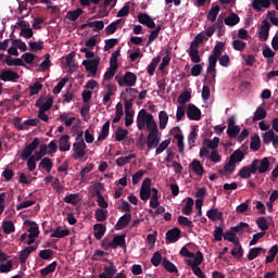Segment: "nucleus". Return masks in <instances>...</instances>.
I'll list each match as a JSON object with an SVG mask.
<instances>
[{
    "label": "nucleus",
    "mask_w": 278,
    "mask_h": 278,
    "mask_svg": "<svg viewBox=\"0 0 278 278\" xmlns=\"http://www.w3.org/2000/svg\"><path fill=\"white\" fill-rule=\"evenodd\" d=\"M88 27H94L93 31H101L103 27H105V24L103 21H94V22H88Z\"/></svg>",
    "instance_id": "nucleus-63"
},
{
    "label": "nucleus",
    "mask_w": 278,
    "mask_h": 278,
    "mask_svg": "<svg viewBox=\"0 0 278 278\" xmlns=\"http://www.w3.org/2000/svg\"><path fill=\"white\" fill-rule=\"evenodd\" d=\"M4 62L8 66H25V62L22 59H13L12 56H7Z\"/></svg>",
    "instance_id": "nucleus-43"
},
{
    "label": "nucleus",
    "mask_w": 278,
    "mask_h": 278,
    "mask_svg": "<svg viewBox=\"0 0 278 278\" xmlns=\"http://www.w3.org/2000/svg\"><path fill=\"white\" fill-rule=\"evenodd\" d=\"M37 249H38V245H29V247H26L24 250H22L18 256L20 263L25 264L29 255H31V253H34V251H36Z\"/></svg>",
    "instance_id": "nucleus-14"
},
{
    "label": "nucleus",
    "mask_w": 278,
    "mask_h": 278,
    "mask_svg": "<svg viewBox=\"0 0 278 278\" xmlns=\"http://www.w3.org/2000/svg\"><path fill=\"white\" fill-rule=\"evenodd\" d=\"M213 236L216 242H220L223 238H225V232L223 231V228L220 226H216L215 230L213 231Z\"/></svg>",
    "instance_id": "nucleus-59"
},
{
    "label": "nucleus",
    "mask_w": 278,
    "mask_h": 278,
    "mask_svg": "<svg viewBox=\"0 0 278 278\" xmlns=\"http://www.w3.org/2000/svg\"><path fill=\"white\" fill-rule=\"evenodd\" d=\"M270 5H271L270 0H253L252 2V8L256 12H262V8H265L266 10H268Z\"/></svg>",
    "instance_id": "nucleus-22"
},
{
    "label": "nucleus",
    "mask_w": 278,
    "mask_h": 278,
    "mask_svg": "<svg viewBox=\"0 0 278 278\" xmlns=\"http://www.w3.org/2000/svg\"><path fill=\"white\" fill-rule=\"evenodd\" d=\"M169 144H170V139H166L162 141L155 150V155H160V153H164V151L168 149Z\"/></svg>",
    "instance_id": "nucleus-57"
},
{
    "label": "nucleus",
    "mask_w": 278,
    "mask_h": 278,
    "mask_svg": "<svg viewBox=\"0 0 278 278\" xmlns=\"http://www.w3.org/2000/svg\"><path fill=\"white\" fill-rule=\"evenodd\" d=\"M201 264H203V252L198 251L195 253L194 260H187V265L190 266L191 270H193V275L198 278H205V274L201 269Z\"/></svg>",
    "instance_id": "nucleus-3"
},
{
    "label": "nucleus",
    "mask_w": 278,
    "mask_h": 278,
    "mask_svg": "<svg viewBox=\"0 0 278 278\" xmlns=\"http://www.w3.org/2000/svg\"><path fill=\"white\" fill-rule=\"evenodd\" d=\"M18 78H20L18 73L12 70L2 71L0 74L1 81H16V79Z\"/></svg>",
    "instance_id": "nucleus-13"
},
{
    "label": "nucleus",
    "mask_w": 278,
    "mask_h": 278,
    "mask_svg": "<svg viewBox=\"0 0 278 278\" xmlns=\"http://www.w3.org/2000/svg\"><path fill=\"white\" fill-rule=\"evenodd\" d=\"M225 47V43L223 42H217L216 46L213 49V52L211 54L212 58H217L218 60L220 59V55H223V49Z\"/></svg>",
    "instance_id": "nucleus-47"
},
{
    "label": "nucleus",
    "mask_w": 278,
    "mask_h": 278,
    "mask_svg": "<svg viewBox=\"0 0 278 278\" xmlns=\"http://www.w3.org/2000/svg\"><path fill=\"white\" fill-rule=\"evenodd\" d=\"M121 97L124 99V108H125V112H134V110L131 108H134V98H131L130 100H127V96L125 94V92L121 93Z\"/></svg>",
    "instance_id": "nucleus-51"
},
{
    "label": "nucleus",
    "mask_w": 278,
    "mask_h": 278,
    "mask_svg": "<svg viewBox=\"0 0 278 278\" xmlns=\"http://www.w3.org/2000/svg\"><path fill=\"white\" fill-rule=\"evenodd\" d=\"M220 12V7L219 5H212L210 9L206 18L211 21V23H214L216 18H218V14Z\"/></svg>",
    "instance_id": "nucleus-29"
},
{
    "label": "nucleus",
    "mask_w": 278,
    "mask_h": 278,
    "mask_svg": "<svg viewBox=\"0 0 278 278\" xmlns=\"http://www.w3.org/2000/svg\"><path fill=\"white\" fill-rule=\"evenodd\" d=\"M38 147H40V139L35 138L31 143L26 146L22 151V159L29 160L31 157V153H34Z\"/></svg>",
    "instance_id": "nucleus-5"
},
{
    "label": "nucleus",
    "mask_w": 278,
    "mask_h": 278,
    "mask_svg": "<svg viewBox=\"0 0 278 278\" xmlns=\"http://www.w3.org/2000/svg\"><path fill=\"white\" fill-rule=\"evenodd\" d=\"M153 116L151 113H148L147 110L141 109L137 116V127L139 131H142L144 127H147V123H149V117Z\"/></svg>",
    "instance_id": "nucleus-6"
},
{
    "label": "nucleus",
    "mask_w": 278,
    "mask_h": 278,
    "mask_svg": "<svg viewBox=\"0 0 278 278\" xmlns=\"http://www.w3.org/2000/svg\"><path fill=\"white\" fill-rule=\"evenodd\" d=\"M93 236L96 240H101L105 236V226L103 224H96L93 226Z\"/></svg>",
    "instance_id": "nucleus-28"
},
{
    "label": "nucleus",
    "mask_w": 278,
    "mask_h": 278,
    "mask_svg": "<svg viewBox=\"0 0 278 278\" xmlns=\"http://www.w3.org/2000/svg\"><path fill=\"white\" fill-rule=\"evenodd\" d=\"M190 99H192V94L189 91H184L179 94L177 101L180 105H186Z\"/></svg>",
    "instance_id": "nucleus-50"
},
{
    "label": "nucleus",
    "mask_w": 278,
    "mask_h": 278,
    "mask_svg": "<svg viewBox=\"0 0 278 278\" xmlns=\"http://www.w3.org/2000/svg\"><path fill=\"white\" fill-rule=\"evenodd\" d=\"M162 61V56L154 58L151 63L147 67V73L150 77H153L155 75V70L157 68V65Z\"/></svg>",
    "instance_id": "nucleus-24"
},
{
    "label": "nucleus",
    "mask_w": 278,
    "mask_h": 278,
    "mask_svg": "<svg viewBox=\"0 0 278 278\" xmlns=\"http://www.w3.org/2000/svg\"><path fill=\"white\" fill-rule=\"evenodd\" d=\"M165 238L167 242H177L181 238V230L179 228H173L166 232Z\"/></svg>",
    "instance_id": "nucleus-16"
},
{
    "label": "nucleus",
    "mask_w": 278,
    "mask_h": 278,
    "mask_svg": "<svg viewBox=\"0 0 278 278\" xmlns=\"http://www.w3.org/2000/svg\"><path fill=\"white\" fill-rule=\"evenodd\" d=\"M277 139V135L275 130L270 129L263 134V142L264 144H270L273 142V147H275V140Z\"/></svg>",
    "instance_id": "nucleus-26"
},
{
    "label": "nucleus",
    "mask_w": 278,
    "mask_h": 278,
    "mask_svg": "<svg viewBox=\"0 0 278 278\" xmlns=\"http://www.w3.org/2000/svg\"><path fill=\"white\" fill-rule=\"evenodd\" d=\"M162 266L165 268V270H167V273H178L177 266H175V264H173L167 258L163 260Z\"/></svg>",
    "instance_id": "nucleus-48"
},
{
    "label": "nucleus",
    "mask_w": 278,
    "mask_h": 278,
    "mask_svg": "<svg viewBox=\"0 0 278 278\" xmlns=\"http://www.w3.org/2000/svg\"><path fill=\"white\" fill-rule=\"evenodd\" d=\"M37 108H39V112H49V110H51V108H53V99L49 98L48 100H46V102L38 104V102L36 103Z\"/></svg>",
    "instance_id": "nucleus-45"
},
{
    "label": "nucleus",
    "mask_w": 278,
    "mask_h": 278,
    "mask_svg": "<svg viewBox=\"0 0 278 278\" xmlns=\"http://www.w3.org/2000/svg\"><path fill=\"white\" fill-rule=\"evenodd\" d=\"M238 248H233L231 250L232 257H236V260H242V256L244 255V249H242V245H237Z\"/></svg>",
    "instance_id": "nucleus-56"
},
{
    "label": "nucleus",
    "mask_w": 278,
    "mask_h": 278,
    "mask_svg": "<svg viewBox=\"0 0 278 278\" xmlns=\"http://www.w3.org/2000/svg\"><path fill=\"white\" fill-rule=\"evenodd\" d=\"M59 149L62 152L71 151V136L63 135L59 140Z\"/></svg>",
    "instance_id": "nucleus-20"
},
{
    "label": "nucleus",
    "mask_w": 278,
    "mask_h": 278,
    "mask_svg": "<svg viewBox=\"0 0 278 278\" xmlns=\"http://www.w3.org/2000/svg\"><path fill=\"white\" fill-rule=\"evenodd\" d=\"M68 83V78H62L58 85L53 88V94H60L62 92V88L66 86Z\"/></svg>",
    "instance_id": "nucleus-60"
},
{
    "label": "nucleus",
    "mask_w": 278,
    "mask_h": 278,
    "mask_svg": "<svg viewBox=\"0 0 278 278\" xmlns=\"http://www.w3.org/2000/svg\"><path fill=\"white\" fill-rule=\"evenodd\" d=\"M207 218L210 220H220L223 223L224 217H223V212L218 211V208H211L206 212Z\"/></svg>",
    "instance_id": "nucleus-23"
},
{
    "label": "nucleus",
    "mask_w": 278,
    "mask_h": 278,
    "mask_svg": "<svg viewBox=\"0 0 278 278\" xmlns=\"http://www.w3.org/2000/svg\"><path fill=\"white\" fill-rule=\"evenodd\" d=\"M194 206V200L192 198H187V202L185 206L182 207V213L186 216H190L192 214V207Z\"/></svg>",
    "instance_id": "nucleus-44"
},
{
    "label": "nucleus",
    "mask_w": 278,
    "mask_h": 278,
    "mask_svg": "<svg viewBox=\"0 0 278 278\" xmlns=\"http://www.w3.org/2000/svg\"><path fill=\"white\" fill-rule=\"evenodd\" d=\"M131 223V213L124 214L115 225L116 231H121V229H125Z\"/></svg>",
    "instance_id": "nucleus-17"
},
{
    "label": "nucleus",
    "mask_w": 278,
    "mask_h": 278,
    "mask_svg": "<svg viewBox=\"0 0 278 278\" xmlns=\"http://www.w3.org/2000/svg\"><path fill=\"white\" fill-rule=\"evenodd\" d=\"M260 147H262V139L260 135H254L251 138L250 149L251 151H260Z\"/></svg>",
    "instance_id": "nucleus-37"
},
{
    "label": "nucleus",
    "mask_w": 278,
    "mask_h": 278,
    "mask_svg": "<svg viewBox=\"0 0 278 278\" xmlns=\"http://www.w3.org/2000/svg\"><path fill=\"white\" fill-rule=\"evenodd\" d=\"M3 233L10 235L14 233L15 227L12 220L3 222L2 224Z\"/></svg>",
    "instance_id": "nucleus-52"
},
{
    "label": "nucleus",
    "mask_w": 278,
    "mask_h": 278,
    "mask_svg": "<svg viewBox=\"0 0 278 278\" xmlns=\"http://www.w3.org/2000/svg\"><path fill=\"white\" fill-rule=\"evenodd\" d=\"M189 168H191V170H193V173L198 175V177H203V174L205 173V169L203 168V165L199 160H193L189 165Z\"/></svg>",
    "instance_id": "nucleus-21"
},
{
    "label": "nucleus",
    "mask_w": 278,
    "mask_h": 278,
    "mask_svg": "<svg viewBox=\"0 0 278 278\" xmlns=\"http://www.w3.org/2000/svg\"><path fill=\"white\" fill-rule=\"evenodd\" d=\"M159 125L160 129H166V125H168V113H166V111L159 113Z\"/></svg>",
    "instance_id": "nucleus-36"
},
{
    "label": "nucleus",
    "mask_w": 278,
    "mask_h": 278,
    "mask_svg": "<svg viewBox=\"0 0 278 278\" xmlns=\"http://www.w3.org/2000/svg\"><path fill=\"white\" fill-rule=\"evenodd\" d=\"M25 224L30 226L29 229H28V232H29L28 236H33L35 238H38V236H40V230L38 228V224L37 223L30 222V220H26Z\"/></svg>",
    "instance_id": "nucleus-31"
},
{
    "label": "nucleus",
    "mask_w": 278,
    "mask_h": 278,
    "mask_svg": "<svg viewBox=\"0 0 278 278\" xmlns=\"http://www.w3.org/2000/svg\"><path fill=\"white\" fill-rule=\"evenodd\" d=\"M99 59L85 60L83 61V66H85L86 71L92 75H97V71H99Z\"/></svg>",
    "instance_id": "nucleus-9"
},
{
    "label": "nucleus",
    "mask_w": 278,
    "mask_h": 278,
    "mask_svg": "<svg viewBox=\"0 0 278 278\" xmlns=\"http://www.w3.org/2000/svg\"><path fill=\"white\" fill-rule=\"evenodd\" d=\"M45 41H30L29 47L30 51L36 52V51H42L45 49Z\"/></svg>",
    "instance_id": "nucleus-58"
},
{
    "label": "nucleus",
    "mask_w": 278,
    "mask_h": 278,
    "mask_svg": "<svg viewBox=\"0 0 278 278\" xmlns=\"http://www.w3.org/2000/svg\"><path fill=\"white\" fill-rule=\"evenodd\" d=\"M262 253H266V249L264 248H251L248 253V260L249 262H253L255 257H260Z\"/></svg>",
    "instance_id": "nucleus-25"
},
{
    "label": "nucleus",
    "mask_w": 278,
    "mask_h": 278,
    "mask_svg": "<svg viewBox=\"0 0 278 278\" xmlns=\"http://www.w3.org/2000/svg\"><path fill=\"white\" fill-rule=\"evenodd\" d=\"M94 218L98 223H105V220H108V211L98 208L94 213Z\"/></svg>",
    "instance_id": "nucleus-42"
},
{
    "label": "nucleus",
    "mask_w": 278,
    "mask_h": 278,
    "mask_svg": "<svg viewBox=\"0 0 278 278\" xmlns=\"http://www.w3.org/2000/svg\"><path fill=\"white\" fill-rule=\"evenodd\" d=\"M86 149H88V146H86V141H84V132H79L73 143V160H81V157H86Z\"/></svg>",
    "instance_id": "nucleus-2"
},
{
    "label": "nucleus",
    "mask_w": 278,
    "mask_h": 278,
    "mask_svg": "<svg viewBox=\"0 0 278 278\" xmlns=\"http://www.w3.org/2000/svg\"><path fill=\"white\" fill-rule=\"evenodd\" d=\"M39 168L47 170V173H51V168H53V161L49 157H43L39 163Z\"/></svg>",
    "instance_id": "nucleus-38"
},
{
    "label": "nucleus",
    "mask_w": 278,
    "mask_h": 278,
    "mask_svg": "<svg viewBox=\"0 0 278 278\" xmlns=\"http://www.w3.org/2000/svg\"><path fill=\"white\" fill-rule=\"evenodd\" d=\"M187 118H189V121H199L201 118V109L197 108V105L192 103L188 104Z\"/></svg>",
    "instance_id": "nucleus-7"
},
{
    "label": "nucleus",
    "mask_w": 278,
    "mask_h": 278,
    "mask_svg": "<svg viewBox=\"0 0 278 278\" xmlns=\"http://www.w3.org/2000/svg\"><path fill=\"white\" fill-rule=\"evenodd\" d=\"M127 235H117L113 238V241L108 244L111 249H118L121 247L122 249H127V243L125 241Z\"/></svg>",
    "instance_id": "nucleus-8"
},
{
    "label": "nucleus",
    "mask_w": 278,
    "mask_h": 278,
    "mask_svg": "<svg viewBox=\"0 0 278 278\" xmlns=\"http://www.w3.org/2000/svg\"><path fill=\"white\" fill-rule=\"evenodd\" d=\"M218 59L216 56H208V66L206 68L207 75H210L214 81L216 79V63Z\"/></svg>",
    "instance_id": "nucleus-15"
},
{
    "label": "nucleus",
    "mask_w": 278,
    "mask_h": 278,
    "mask_svg": "<svg viewBox=\"0 0 278 278\" xmlns=\"http://www.w3.org/2000/svg\"><path fill=\"white\" fill-rule=\"evenodd\" d=\"M136 157V154H129L128 156H121L116 160L117 166H125L126 164H129L130 160H134Z\"/></svg>",
    "instance_id": "nucleus-55"
},
{
    "label": "nucleus",
    "mask_w": 278,
    "mask_h": 278,
    "mask_svg": "<svg viewBox=\"0 0 278 278\" xmlns=\"http://www.w3.org/2000/svg\"><path fill=\"white\" fill-rule=\"evenodd\" d=\"M244 160V152L241 150H236L231 155H230V161L233 162L235 164H238V162H242Z\"/></svg>",
    "instance_id": "nucleus-49"
},
{
    "label": "nucleus",
    "mask_w": 278,
    "mask_h": 278,
    "mask_svg": "<svg viewBox=\"0 0 278 278\" xmlns=\"http://www.w3.org/2000/svg\"><path fill=\"white\" fill-rule=\"evenodd\" d=\"M189 58L193 64H199L201 62V55H199V48H190Z\"/></svg>",
    "instance_id": "nucleus-41"
},
{
    "label": "nucleus",
    "mask_w": 278,
    "mask_h": 278,
    "mask_svg": "<svg viewBox=\"0 0 278 278\" xmlns=\"http://www.w3.org/2000/svg\"><path fill=\"white\" fill-rule=\"evenodd\" d=\"M203 40H205V36L198 34L191 42L190 49H199V45H203Z\"/></svg>",
    "instance_id": "nucleus-53"
},
{
    "label": "nucleus",
    "mask_w": 278,
    "mask_h": 278,
    "mask_svg": "<svg viewBox=\"0 0 278 278\" xmlns=\"http://www.w3.org/2000/svg\"><path fill=\"white\" fill-rule=\"evenodd\" d=\"M55 268H58V262H52L45 268L40 269V275L42 278L47 277L50 273H55Z\"/></svg>",
    "instance_id": "nucleus-34"
},
{
    "label": "nucleus",
    "mask_w": 278,
    "mask_h": 278,
    "mask_svg": "<svg viewBox=\"0 0 278 278\" xmlns=\"http://www.w3.org/2000/svg\"><path fill=\"white\" fill-rule=\"evenodd\" d=\"M268 170H270V159H254L250 165L243 166L238 175L241 179H251V175H255L256 173L264 175V173H268Z\"/></svg>",
    "instance_id": "nucleus-1"
},
{
    "label": "nucleus",
    "mask_w": 278,
    "mask_h": 278,
    "mask_svg": "<svg viewBox=\"0 0 278 278\" xmlns=\"http://www.w3.org/2000/svg\"><path fill=\"white\" fill-rule=\"evenodd\" d=\"M269 255L266 256L265 262L266 264H273V262H275V257H277V253H278V245H274L269 249L268 251Z\"/></svg>",
    "instance_id": "nucleus-39"
},
{
    "label": "nucleus",
    "mask_w": 278,
    "mask_h": 278,
    "mask_svg": "<svg viewBox=\"0 0 278 278\" xmlns=\"http://www.w3.org/2000/svg\"><path fill=\"white\" fill-rule=\"evenodd\" d=\"M66 236H71V230L68 229L61 230L60 228H56L53 230L50 238H66Z\"/></svg>",
    "instance_id": "nucleus-46"
},
{
    "label": "nucleus",
    "mask_w": 278,
    "mask_h": 278,
    "mask_svg": "<svg viewBox=\"0 0 278 278\" xmlns=\"http://www.w3.org/2000/svg\"><path fill=\"white\" fill-rule=\"evenodd\" d=\"M151 264L154 266H159L160 264H162V252L156 251L153 253Z\"/></svg>",
    "instance_id": "nucleus-64"
},
{
    "label": "nucleus",
    "mask_w": 278,
    "mask_h": 278,
    "mask_svg": "<svg viewBox=\"0 0 278 278\" xmlns=\"http://www.w3.org/2000/svg\"><path fill=\"white\" fill-rule=\"evenodd\" d=\"M269 31H270V22H268L267 20H264L262 22V26L258 31V38L260 40H262V42H266V40H268Z\"/></svg>",
    "instance_id": "nucleus-11"
},
{
    "label": "nucleus",
    "mask_w": 278,
    "mask_h": 278,
    "mask_svg": "<svg viewBox=\"0 0 278 278\" xmlns=\"http://www.w3.org/2000/svg\"><path fill=\"white\" fill-rule=\"evenodd\" d=\"M224 23L229 27H233L235 25H238V23H240V16H238V14L236 13H232L224 18Z\"/></svg>",
    "instance_id": "nucleus-30"
},
{
    "label": "nucleus",
    "mask_w": 278,
    "mask_h": 278,
    "mask_svg": "<svg viewBox=\"0 0 278 278\" xmlns=\"http://www.w3.org/2000/svg\"><path fill=\"white\" fill-rule=\"evenodd\" d=\"M256 225L261 231H264L265 233L268 231V220H266V217H258L256 219Z\"/></svg>",
    "instance_id": "nucleus-54"
},
{
    "label": "nucleus",
    "mask_w": 278,
    "mask_h": 278,
    "mask_svg": "<svg viewBox=\"0 0 278 278\" xmlns=\"http://www.w3.org/2000/svg\"><path fill=\"white\" fill-rule=\"evenodd\" d=\"M146 127L148 131H150L149 134H160V130L157 129V123H155L153 115L149 116Z\"/></svg>",
    "instance_id": "nucleus-27"
},
{
    "label": "nucleus",
    "mask_w": 278,
    "mask_h": 278,
    "mask_svg": "<svg viewBox=\"0 0 278 278\" xmlns=\"http://www.w3.org/2000/svg\"><path fill=\"white\" fill-rule=\"evenodd\" d=\"M117 269L114 262L109 261V266L104 267V271L99 274V278H112L114 275H116Z\"/></svg>",
    "instance_id": "nucleus-12"
},
{
    "label": "nucleus",
    "mask_w": 278,
    "mask_h": 278,
    "mask_svg": "<svg viewBox=\"0 0 278 278\" xmlns=\"http://www.w3.org/2000/svg\"><path fill=\"white\" fill-rule=\"evenodd\" d=\"M224 240H227L228 242H232V244H235V247L240 245V241L238 239H236V233H233V231H231V230H227L224 233Z\"/></svg>",
    "instance_id": "nucleus-40"
},
{
    "label": "nucleus",
    "mask_w": 278,
    "mask_h": 278,
    "mask_svg": "<svg viewBox=\"0 0 278 278\" xmlns=\"http://www.w3.org/2000/svg\"><path fill=\"white\" fill-rule=\"evenodd\" d=\"M127 136H129V130L123 129V127H117V129L115 131L116 142H123V140H125V138H127Z\"/></svg>",
    "instance_id": "nucleus-35"
},
{
    "label": "nucleus",
    "mask_w": 278,
    "mask_h": 278,
    "mask_svg": "<svg viewBox=\"0 0 278 278\" xmlns=\"http://www.w3.org/2000/svg\"><path fill=\"white\" fill-rule=\"evenodd\" d=\"M146 144L149 151H151V149H155V147L160 144V132H149Z\"/></svg>",
    "instance_id": "nucleus-10"
},
{
    "label": "nucleus",
    "mask_w": 278,
    "mask_h": 278,
    "mask_svg": "<svg viewBox=\"0 0 278 278\" xmlns=\"http://www.w3.org/2000/svg\"><path fill=\"white\" fill-rule=\"evenodd\" d=\"M115 80L121 88H124V86L132 88V86H136V81H138V76H136V74L132 72H126L124 76H116Z\"/></svg>",
    "instance_id": "nucleus-4"
},
{
    "label": "nucleus",
    "mask_w": 278,
    "mask_h": 278,
    "mask_svg": "<svg viewBox=\"0 0 278 278\" xmlns=\"http://www.w3.org/2000/svg\"><path fill=\"white\" fill-rule=\"evenodd\" d=\"M232 47L235 51H244V49H247V42L236 39L232 41Z\"/></svg>",
    "instance_id": "nucleus-61"
},
{
    "label": "nucleus",
    "mask_w": 278,
    "mask_h": 278,
    "mask_svg": "<svg viewBox=\"0 0 278 278\" xmlns=\"http://www.w3.org/2000/svg\"><path fill=\"white\" fill-rule=\"evenodd\" d=\"M266 116H267L266 109H264L263 106H258L254 112L253 123H257V121H264Z\"/></svg>",
    "instance_id": "nucleus-32"
},
{
    "label": "nucleus",
    "mask_w": 278,
    "mask_h": 278,
    "mask_svg": "<svg viewBox=\"0 0 278 278\" xmlns=\"http://www.w3.org/2000/svg\"><path fill=\"white\" fill-rule=\"evenodd\" d=\"M108 136H110V121L103 124L101 132L98 136V140L96 141L97 147H99V142H103V140H106Z\"/></svg>",
    "instance_id": "nucleus-19"
},
{
    "label": "nucleus",
    "mask_w": 278,
    "mask_h": 278,
    "mask_svg": "<svg viewBox=\"0 0 278 278\" xmlns=\"http://www.w3.org/2000/svg\"><path fill=\"white\" fill-rule=\"evenodd\" d=\"M236 172V163L231 160H229L228 163L224 166L223 169H218V175H223L224 177H229L231 173Z\"/></svg>",
    "instance_id": "nucleus-18"
},
{
    "label": "nucleus",
    "mask_w": 278,
    "mask_h": 278,
    "mask_svg": "<svg viewBox=\"0 0 278 278\" xmlns=\"http://www.w3.org/2000/svg\"><path fill=\"white\" fill-rule=\"evenodd\" d=\"M40 90H42V84H40V81H36L34 85L29 87L30 97H34V94H38Z\"/></svg>",
    "instance_id": "nucleus-62"
},
{
    "label": "nucleus",
    "mask_w": 278,
    "mask_h": 278,
    "mask_svg": "<svg viewBox=\"0 0 278 278\" xmlns=\"http://www.w3.org/2000/svg\"><path fill=\"white\" fill-rule=\"evenodd\" d=\"M81 14H84V9L81 8H77L76 10L73 11H68L66 14V18L68 21H77V18H79V16H81Z\"/></svg>",
    "instance_id": "nucleus-33"
}]
</instances>
